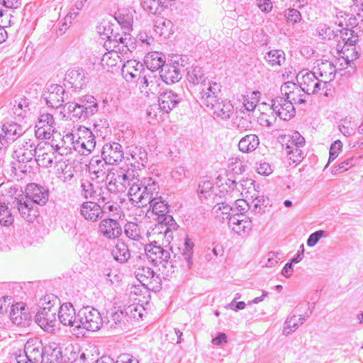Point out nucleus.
Wrapping results in <instances>:
<instances>
[{
    "mask_svg": "<svg viewBox=\"0 0 363 363\" xmlns=\"http://www.w3.org/2000/svg\"><path fill=\"white\" fill-rule=\"evenodd\" d=\"M252 228V222L248 220H242L237 225L233 226V230L241 235L243 233L249 232Z\"/></svg>",
    "mask_w": 363,
    "mask_h": 363,
    "instance_id": "0e129e2a",
    "label": "nucleus"
},
{
    "mask_svg": "<svg viewBox=\"0 0 363 363\" xmlns=\"http://www.w3.org/2000/svg\"><path fill=\"white\" fill-rule=\"evenodd\" d=\"M194 247V242L190 238L186 237L184 240V248L182 253V256L184 259V263L182 267L184 271H188L191 269L193 264Z\"/></svg>",
    "mask_w": 363,
    "mask_h": 363,
    "instance_id": "4c0bfd02",
    "label": "nucleus"
},
{
    "mask_svg": "<svg viewBox=\"0 0 363 363\" xmlns=\"http://www.w3.org/2000/svg\"><path fill=\"white\" fill-rule=\"evenodd\" d=\"M341 54V58L339 59V60L340 61V66L342 68L352 67L353 61L357 59L359 55L358 51L356 50V47L342 48Z\"/></svg>",
    "mask_w": 363,
    "mask_h": 363,
    "instance_id": "a19ab883",
    "label": "nucleus"
},
{
    "mask_svg": "<svg viewBox=\"0 0 363 363\" xmlns=\"http://www.w3.org/2000/svg\"><path fill=\"white\" fill-rule=\"evenodd\" d=\"M161 80L167 84L179 82L182 79V70L174 65L165 64L160 71Z\"/></svg>",
    "mask_w": 363,
    "mask_h": 363,
    "instance_id": "c85d7f7f",
    "label": "nucleus"
},
{
    "mask_svg": "<svg viewBox=\"0 0 363 363\" xmlns=\"http://www.w3.org/2000/svg\"><path fill=\"white\" fill-rule=\"evenodd\" d=\"M29 318L30 315L23 303H17L11 306L10 319L13 324L25 326Z\"/></svg>",
    "mask_w": 363,
    "mask_h": 363,
    "instance_id": "393cba45",
    "label": "nucleus"
},
{
    "mask_svg": "<svg viewBox=\"0 0 363 363\" xmlns=\"http://www.w3.org/2000/svg\"><path fill=\"white\" fill-rule=\"evenodd\" d=\"M220 91V85L216 82L208 81V86L203 87L200 94L201 103L203 106L213 110L214 105L220 104L218 93Z\"/></svg>",
    "mask_w": 363,
    "mask_h": 363,
    "instance_id": "ddd939ff",
    "label": "nucleus"
},
{
    "mask_svg": "<svg viewBox=\"0 0 363 363\" xmlns=\"http://www.w3.org/2000/svg\"><path fill=\"white\" fill-rule=\"evenodd\" d=\"M269 65H281L285 61V53L281 50H270L264 56Z\"/></svg>",
    "mask_w": 363,
    "mask_h": 363,
    "instance_id": "de8ad7c7",
    "label": "nucleus"
},
{
    "mask_svg": "<svg viewBox=\"0 0 363 363\" xmlns=\"http://www.w3.org/2000/svg\"><path fill=\"white\" fill-rule=\"evenodd\" d=\"M60 300L54 294H48L40 300V311L57 313Z\"/></svg>",
    "mask_w": 363,
    "mask_h": 363,
    "instance_id": "f704fd0d",
    "label": "nucleus"
},
{
    "mask_svg": "<svg viewBox=\"0 0 363 363\" xmlns=\"http://www.w3.org/2000/svg\"><path fill=\"white\" fill-rule=\"evenodd\" d=\"M212 111L216 116L222 119H228L233 113V106L229 101H222L220 104L214 105Z\"/></svg>",
    "mask_w": 363,
    "mask_h": 363,
    "instance_id": "a18cd8bd",
    "label": "nucleus"
},
{
    "mask_svg": "<svg viewBox=\"0 0 363 363\" xmlns=\"http://www.w3.org/2000/svg\"><path fill=\"white\" fill-rule=\"evenodd\" d=\"M101 157L109 164L119 163L124 157L122 145L116 142L104 144L101 150Z\"/></svg>",
    "mask_w": 363,
    "mask_h": 363,
    "instance_id": "2eb2a0df",
    "label": "nucleus"
},
{
    "mask_svg": "<svg viewBox=\"0 0 363 363\" xmlns=\"http://www.w3.org/2000/svg\"><path fill=\"white\" fill-rule=\"evenodd\" d=\"M317 74L306 71V72H299L296 77L299 86L308 95L317 93L321 89L322 85L323 86L327 85L328 82L319 79Z\"/></svg>",
    "mask_w": 363,
    "mask_h": 363,
    "instance_id": "0eeeda50",
    "label": "nucleus"
},
{
    "mask_svg": "<svg viewBox=\"0 0 363 363\" xmlns=\"http://www.w3.org/2000/svg\"><path fill=\"white\" fill-rule=\"evenodd\" d=\"M81 215L86 219L92 222L102 218L101 206L92 201L84 202L80 208Z\"/></svg>",
    "mask_w": 363,
    "mask_h": 363,
    "instance_id": "b1692460",
    "label": "nucleus"
},
{
    "mask_svg": "<svg viewBox=\"0 0 363 363\" xmlns=\"http://www.w3.org/2000/svg\"><path fill=\"white\" fill-rule=\"evenodd\" d=\"M143 70V65L135 60H128L123 64L121 74L127 82L141 77Z\"/></svg>",
    "mask_w": 363,
    "mask_h": 363,
    "instance_id": "4be33fe9",
    "label": "nucleus"
},
{
    "mask_svg": "<svg viewBox=\"0 0 363 363\" xmlns=\"http://www.w3.org/2000/svg\"><path fill=\"white\" fill-rule=\"evenodd\" d=\"M112 255L116 261L124 263L129 259L130 253L128 245L121 242L116 245L115 248L112 250Z\"/></svg>",
    "mask_w": 363,
    "mask_h": 363,
    "instance_id": "49530a36",
    "label": "nucleus"
},
{
    "mask_svg": "<svg viewBox=\"0 0 363 363\" xmlns=\"http://www.w3.org/2000/svg\"><path fill=\"white\" fill-rule=\"evenodd\" d=\"M145 254L148 259L155 265H162V267L167 269V276L173 274L177 267L172 259L170 260V252L164 250L160 245H157L156 242L150 243L145 247Z\"/></svg>",
    "mask_w": 363,
    "mask_h": 363,
    "instance_id": "7ed1b4c3",
    "label": "nucleus"
},
{
    "mask_svg": "<svg viewBox=\"0 0 363 363\" xmlns=\"http://www.w3.org/2000/svg\"><path fill=\"white\" fill-rule=\"evenodd\" d=\"M79 132L82 133L81 137L84 139V143L86 144V153H91L96 146L95 136L92 132L84 127L83 129H80Z\"/></svg>",
    "mask_w": 363,
    "mask_h": 363,
    "instance_id": "6e6d98bb",
    "label": "nucleus"
},
{
    "mask_svg": "<svg viewBox=\"0 0 363 363\" xmlns=\"http://www.w3.org/2000/svg\"><path fill=\"white\" fill-rule=\"evenodd\" d=\"M220 91V85L216 82L208 81V86L203 87L200 94L201 103L203 106L213 110L214 105L220 104L218 93Z\"/></svg>",
    "mask_w": 363,
    "mask_h": 363,
    "instance_id": "f8f14e48",
    "label": "nucleus"
},
{
    "mask_svg": "<svg viewBox=\"0 0 363 363\" xmlns=\"http://www.w3.org/2000/svg\"><path fill=\"white\" fill-rule=\"evenodd\" d=\"M336 69L335 66L330 62H326L322 64L321 67L319 68V75L320 77L325 76V81L332 80L335 77V72Z\"/></svg>",
    "mask_w": 363,
    "mask_h": 363,
    "instance_id": "4d7b16f0",
    "label": "nucleus"
},
{
    "mask_svg": "<svg viewBox=\"0 0 363 363\" xmlns=\"http://www.w3.org/2000/svg\"><path fill=\"white\" fill-rule=\"evenodd\" d=\"M108 164L103 158L100 159L99 157H92L88 167L91 179H99L101 182H104L105 179L106 180L108 177Z\"/></svg>",
    "mask_w": 363,
    "mask_h": 363,
    "instance_id": "6ab92c4d",
    "label": "nucleus"
},
{
    "mask_svg": "<svg viewBox=\"0 0 363 363\" xmlns=\"http://www.w3.org/2000/svg\"><path fill=\"white\" fill-rule=\"evenodd\" d=\"M145 64L147 69L157 71L165 65V61L162 53L158 52H149L145 57Z\"/></svg>",
    "mask_w": 363,
    "mask_h": 363,
    "instance_id": "e433bc0d",
    "label": "nucleus"
},
{
    "mask_svg": "<svg viewBox=\"0 0 363 363\" xmlns=\"http://www.w3.org/2000/svg\"><path fill=\"white\" fill-rule=\"evenodd\" d=\"M35 162L40 167H50L57 159V155L52 145L47 143H39Z\"/></svg>",
    "mask_w": 363,
    "mask_h": 363,
    "instance_id": "dca6fc26",
    "label": "nucleus"
},
{
    "mask_svg": "<svg viewBox=\"0 0 363 363\" xmlns=\"http://www.w3.org/2000/svg\"><path fill=\"white\" fill-rule=\"evenodd\" d=\"M187 81L194 85L201 84L203 87L208 86L207 79L205 77L203 69L199 67H191L187 71L186 74Z\"/></svg>",
    "mask_w": 363,
    "mask_h": 363,
    "instance_id": "72a5a7b5",
    "label": "nucleus"
},
{
    "mask_svg": "<svg viewBox=\"0 0 363 363\" xmlns=\"http://www.w3.org/2000/svg\"><path fill=\"white\" fill-rule=\"evenodd\" d=\"M157 225L153 229L159 234L163 235L167 239V242H169V239H172V230H176L178 227L173 217L167 213L165 216L157 218Z\"/></svg>",
    "mask_w": 363,
    "mask_h": 363,
    "instance_id": "412c9836",
    "label": "nucleus"
},
{
    "mask_svg": "<svg viewBox=\"0 0 363 363\" xmlns=\"http://www.w3.org/2000/svg\"><path fill=\"white\" fill-rule=\"evenodd\" d=\"M79 105H82L86 114L90 117L94 115L99 109L96 99L91 95H85L79 100Z\"/></svg>",
    "mask_w": 363,
    "mask_h": 363,
    "instance_id": "c03bdc74",
    "label": "nucleus"
},
{
    "mask_svg": "<svg viewBox=\"0 0 363 363\" xmlns=\"http://www.w3.org/2000/svg\"><path fill=\"white\" fill-rule=\"evenodd\" d=\"M2 130L8 141H14L23 133V128L16 123H6L3 125Z\"/></svg>",
    "mask_w": 363,
    "mask_h": 363,
    "instance_id": "37998d69",
    "label": "nucleus"
},
{
    "mask_svg": "<svg viewBox=\"0 0 363 363\" xmlns=\"http://www.w3.org/2000/svg\"><path fill=\"white\" fill-rule=\"evenodd\" d=\"M55 130V122L53 116L48 113L40 114L35 125L36 138L43 140L50 139Z\"/></svg>",
    "mask_w": 363,
    "mask_h": 363,
    "instance_id": "6e6552de",
    "label": "nucleus"
},
{
    "mask_svg": "<svg viewBox=\"0 0 363 363\" xmlns=\"http://www.w3.org/2000/svg\"><path fill=\"white\" fill-rule=\"evenodd\" d=\"M62 354L61 348L56 343H50L45 345V363H61Z\"/></svg>",
    "mask_w": 363,
    "mask_h": 363,
    "instance_id": "473e14b6",
    "label": "nucleus"
},
{
    "mask_svg": "<svg viewBox=\"0 0 363 363\" xmlns=\"http://www.w3.org/2000/svg\"><path fill=\"white\" fill-rule=\"evenodd\" d=\"M123 318V312L116 309V308H113L106 312V316H104V319H106L104 324L109 325L111 328H113L120 323Z\"/></svg>",
    "mask_w": 363,
    "mask_h": 363,
    "instance_id": "09e8293b",
    "label": "nucleus"
},
{
    "mask_svg": "<svg viewBox=\"0 0 363 363\" xmlns=\"http://www.w3.org/2000/svg\"><path fill=\"white\" fill-rule=\"evenodd\" d=\"M213 188V184L211 181H203L199 183L198 188V193L201 197L202 195L207 199L208 196H210V191Z\"/></svg>",
    "mask_w": 363,
    "mask_h": 363,
    "instance_id": "69168bd1",
    "label": "nucleus"
},
{
    "mask_svg": "<svg viewBox=\"0 0 363 363\" xmlns=\"http://www.w3.org/2000/svg\"><path fill=\"white\" fill-rule=\"evenodd\" d=\"M107 186L110 192H125L130 185L131 173L128 169L121 167L108 173Z\"/></svg>",
    "mask_w": 363,
    "mask_h": 363,
    "instance_id": "423d86ee",
    "label": "nucleus"
},
{
    "mask_svg": "<svg viewBox=\"0 0 363 363\" xmlns=\"http://www.w3.org/2000/svg\"><path fill=\"white\" fill-rule=\"evenodd\" d=\"M213 210L216 217L219 218L222 222L226 220L233 213V211H235L234 208L224 203H218L213 207Z\"/></svg>",
    "mask_w": 363,
    "mask_h": 363,
    "instance_id": "3c124183",
    "label": "nucleus"
},
{
    "mask_svg": "<svg viewBox=\"0 0 363 363\" xmlns=\"http://www.w3.org/2000/svg\"><path fill=\"white\" fill-rule=\"evenodd\" d=\"M57 313L58 320L62 324L73 328V333H76L77 335L81 333L77 332L79 330V325L75 323L77 322V315L71 303L60 305Z\"/></svg>",
    "mask_w": 363,
    "mask_h": 363,
    "instance_id": "9d476101",
    "label": "nucleus"
},
{
    "mask_svg": "<svg viewBox=\"0 0 363 363\" xmlns=\"http://www.w3.org/2000/svg\"><path fill=\"white\" fill-rule=\"evenodd\" d=\"M280 91L285 99H294V97H293L294 94H297L300 90L298 89V86L295 83L286 82L281 85Z\"/></svg>",
    "mask_w": 363,
    "mask_h": 363,
    "instance_id": "5fc2aeb1",
    "label": "nucleus"
},
{
    "mask_svg": "<svg viewBox=\"0 0 363 363\" xmlns=\"http://www.w3.org/2000/svg\"><path fill=\"white\" fill-rule=\"evenodd\" d=\"M13 205L18 209L21 217L29 222H32L36 216V211L33 209V203L26 196L16 198Z\"/></svg>",
    "mask_w": 363,
    "mask_h": 363,
    "instance_id": "5701e85b",
    "label": "nucleus"
},
{
    "mask_svg": "<svg viewBox=\"0 0 363 363\" xmlns=\"http://www.w3.org/2000/svg\"><path fill=\"white\" fill-rule=\"evenodd\" d=\"M13 216L5 203H0V224L9 226L13 222Z\"/></svg>",
    "mask_w": 363,
    "mask_h": 363,
    "instance_id": "864d4df0",
    "label": "nucleus"
},
{
    "mask_svg": "<svg viewBox=\"0 0 363 363\" xmlns=\"http://www.w3.org/2000/svg\"><path fill=\"white\" fill-rule=\"evenodd\" d=\"M124 233L128 238L133 241L139 242L143 239V231L140 226L134 222H128L124 225Z\"/></svg>",
    "mask_w": 363,
    "mask_h": 363,
    "instance_id": "79ce46f5",
    "label": "nucleus"
},
{
    "mask_svg": "<svg viewBox=\"0 0 363 363\" xmlns=\"http://www.w3.org/2000/svg\"><path fill=\"white\" fill-rule=\"evenodd\" d=\"M99 231L106 238L114 240L122 235L123 229L116 219L108 218L101 220Z\"/></svg>",
    "mask_w": 363,
    "mask_h": 363,
    "instance_id": "a211bd4d",
    "label": "nucleus"
},
{
    "mask_svg": "<svg viewBox=\"0 0 363 363\" xmlns=\"http://www.w3.org/2000/svg\"><path fill=\"white\" fill-rule=\"evenodd\" d=\"M259 145V139L257 135L250 134L242 137L238 143L239 150L244 153L252 152Z\"/></svg>",
    "mask_w": 363,
    "mask_h": 363,
    "instance_id": "c9c22d12",
    "label": "nucleus"
},
{
    "mask_svg": "<svg viewBox=\"0 0 363 363\" xmlns=\"http://www.w3.org/2000/svg\"><path fill=\"white\" fill-rule=\"evenodd\" d=\"M128 148V153L133 161L131 165L139 169L145 167L147 163V155L145 149L138 146H130Z\"/></svg>",
    "mask_w": 363,
    "mask_h": 363,
    "instance_id": "c756f323",
    "label": "nucleus"
},
{
    "mask_svg": "<svg viewBox=\"0 0 363 363\" xmlns=\"http://www.w3.org/2000/svg\"><path fill=\"white\" fill-rule=\"evenodd\" d=\"M108 29H106V26H103L104 33L101 32V26L98 28L99 33L103 35L102 38H107V40L104 43V47L106 50L114 49L118 50V48H121L123 43H127V40L130 41V35L126 33L123 34L113 33V29H111V34L109 35L108 32L111 30V26L108 24Z\"/></svg>",
    "mask_w": 363,
    "mask_h": 363,
    "instance_id": "9b49d317",
    "label": "nucleus"
},
{
    "mask_svg": "<svg viewBox=\"0 0 363 363\" xmlns=\"http://www.w3.org/2000/svg\"><path fill=\"white\" fill-rule=\"evenodd\" d=\"M234 124L237 128L241 131L250 130L252 127L251 118L249 115L237 116L234 121Z\"/></svg>",
    "mask_w": 363,
    "mask_h": 363,
    "instance_id": "bf43d9fd",
    "label": "nucleus"
},
{
    "mask_svg": "<svg viewBox=\"0 0 363 363\" xmlns=\"http://www.w3.org/2000/svg\"><path fill=\"white\" fill-rule=\"evenodd\" d=\"M155 30L160 36L169 37L173 33V23L169 19L163 17H158L155 21Z\"/></svg>",
    "mask_w": 363,
    "mask_h": 363,
    "instance_id": "58836bf2",
    "label": "nucleus"
},
{
    "mask_svg": "<svg viewBox=\"0 0 363 363\" xmlns=\"http://www.w3.org/2000/svg\"><path fill=\"white\" fill-rule=\"evenodd\" d=\"M328 234L324 230H317L310 235L307 240V245L309 247L315 246L322 237H326Z\"/></svg>",
    "mask_w": 363,
    "mask_h": 363,
    "instance_id": "774afa93",
    "label": "nucleus"
},
{
    "mask_svg": "<svg viewBox=\"0 0 363 363\" xmlns=\"http://www.w3.org/2000/svg\"><path fill=\"white\" fill-rule=\"evenodd\" d=\"M13 158L18 162V169L23 173L30 172L32 166L28 163L33 162L38 151V143L31 139L23 138L18 141L15 145Z\"/></svg>",
    "mask_w": 363,
    "mask_h": 363,
    "instance_id": "f03ea898",
    "label": "nucleus"
},
{
    "mask_svg": "<svg viewBox=\"0 0 363 363\" xmlns=\"http://www.w3.org/2000/svg\"><path fill=\"white\" fill-rule=\"evenodd\" d=\"M141 91L145 93L155 94L159 91L161 77L157 76L155 71L145 69L141 75Z\"/></svg>",
    "mask_w": 363,
    "mask_h": 363,
    "instance_id": "aec40b11",
    "label": "nucleus"
},
{
    "mask_svg": "<svg viewBox=\"0 0 363 363\" xmlns=\"http://www.w3.org/2000/svg\"><path fill=\"white\" fill-rule=\"evenodd\" d=\"M159 186L152 178H145L131 184L128 194L133 204L138 208L145 207L159 195Z\"/></svg>",
    "mask_w": 363,
    "mask_h": 363,
    "instance_id": "f257e3e1",
    "label": "nucleus"
},
{
    "mask_svg": "<svg viewBox=\"0 0 363 363\" xmlns=\"http://www.w3.org/2000/svg\"><path fill=\"white\" fill-rule=\"evenodd\" d=\"M56 315L55 313L38 311L35 315V322L45 331H54L57 322Z\"/></svg>",
    "mask_w": 363,
    "mask_h": 363,
    "instance_id": "cd10ccee",
    "label": "nucleus"
},
{
    "mask_svg": "<svg viewBox=\"0 0 363 363\" xmlns=\"http://www.w3.org/2000/svg\"><path fill=\"white\" fill-rule=\"evenodd\" d=\"M118 206H117L114 202L111 201V203H106L101 206L102 210V216L104 214H107L108 216H115V215L118 216V213H115L118 211Z\"/></svg>",
    "mask_w": 363,
    "mask_h": 363,
    "instance_id": "338daca9",
    "label": "nucleus"
},
{
    "mask_svg": "<svg viewBox=\"0 0 363 363\" xmlns=\"http://www.w3.org/2000/svg\"><path fill=\"white\" fill-rule=\"evenodd\" d=\"M44 94L46 104L52 108H60L65 101V89L59 84H51L47 88Z\"/></svg>",
    "mask_w": 363,
    "mask_h": 363,
    "instance_id": "f3484780",
    "label": "nucleus"
},
{
    "mask_svg": "<svg viewBox=\"0 0 363 363\" xmlns=\"http://www.w3.org/2000/svg\"><path fill=\"white\" fill-rule=\"evenodd\" d=\"M182 100L180 95L172 91L162 93L159 97V106L165 113L172 111Z\"/></svg>",
    "mask_w": 363,
    "mask_h": 363,
    "instance_id": "a878e982",
    "label": "nucleus"
},
{
    "mask_svg": "<svg viewBox=\"0 0 363 363\" xmlns=\"http://www.w3.org/2000/svg\"><path fill=\"white\" fill-rule=\"evenodd\" d=\"M285 17L288 23L292 25L299 22L301 19V13L295 9H289L285 11Z\"/></svg>",
    "mask_w": 363,
    "mask_h": 363,
    "instance_id": "e2e57ef3",
    "label": "nucleus"
},
{
    "mask_svg": "<svg viewBox=\"0 0 363 363\" xmlns=\"http://www.w3.org/2000/svg\"><path fill=\"white\" fill-rule=\"evenodd\" d=\"M85 76L80 70H68L65 74V81L74 90L81 89L85 85Z\"/></svg>",
    "mask_w": 363,
    "mask_h": 363,
    "instance_id": "2f4dec72",
    "label": "nucleus"
},
{
    "mask_svg": "<svg viewBox=\"0 0 363 363\" xmlns=\"http://www.w3.org/2000/svg\"><path fill=\"white\" fill-rule=\"evenodd\" d=\"M108 52L104 54L101 57V66L108 71L113 72L114 69L119 68L118 65L122 62V53L114 49L107 50Z\"/></svg>",
    "mask_w": 363,
    "mask_h": 363,
    "instance_id": "bb28decb",
    "label": "nucleus"
},
{
    "mask_svg": "<svg viewBox=\"0 0 363 363\" xmlns=\"http://www.w3.org/2000/svg\"><path fill=\"white\" fill-rule=\"evenodd\" d=\"M149 209H152L154 214L159 217L165 216L169 213V206L167 203L160 195L152 199L148 203Z\"/></svg>",
    "mask_w": 363,
    "mask_h": 363,
    "instance_id": "ea45409f",
    "label": "nucleus"
},
{
    "mask_svg": "<svg viewBox=\"0 0 363 363\" xmlns=\"http://www.w3.org/2000/svg\"><path fill=\"white\" fill-rule=\"evenodd\" d=\"M45 345L37 337L29 339L24 346V355L16 357L18 363H43Z\"/></svg>",
    "mask_w": 363,
    "mask_h": 363,
    "instance_id": "39448f33",
    "label": "nucleus"
},
{
    "mask_svg": "<svg viewBox=\"0 0 363 363\" xmlns=\"http://www.w3.org/2000/svg\"><path fill=\"white\" fill-rule=\"evenodd\" d=\"M25 196L33 204L44 206L49 199V191L35 183L28 184L25 189Z\"/></svg>",
    "mask_w": 363,
    "mask_h": 363,
    "instance_id": "4468645a",
    "label": "nucleus"
},
{
    "mask_svg": "<svg viewBox=\"0 0 363 363\" xmlns=\"http://www.w3.org/2000/svg\"><path fill=\"white\" fill-rule=\"evenodd\" d=\"M271 108L277 116L284 121L291 119L296 113L294 104L283 96H277L273 99Z\"/></svg>",
    "mask_w": 363,
    "mask_h": 363,
    "instance_id": "1a4fd4ad",
    "label": "nucleus"
},
{
    "mask_svg": "<svg viewBox=\"0 0 363 363\" xmlns=\"http://www.w3.org/2000/svg\"><path fill=\"white\" fill-rule=\"evenodd\" d=\"M298 325V320L296 319V315L291 317L290 318H287L284 323V327L283 329V335H289L295 329L297 328Z\"/></svg>",
    "mask_w": 363,
    "mask_h": 363,
    "instance_id": "680f3d73",
    "label": "nucleus"
},
{
    "mask_svg": "<svg viewBox=\"0 0 363 363\" xmlns=\"http://www.w3.org/2000/svg\"><path fill=\"white\" fill-rule=\"evenodd\" d=\"M104 316L96 308L91 306H86L81 308L77 313V324L81 328L90 331L99 330L106 323Z\"/></svg>",
    "mask_w": 363,
    "mask_h": 363,
    "instance_id": "20e7f679",
    "label": "nucleus"
},
{
    "mask_svg": "<svg viewBox=\"0 0 363 363\" xmlns=\"http://www.w3.org/2000/svg\"><path fill=\"white\" fill-rule=\"evenodd\" d=\"M135 277L143 285L147 287L152 282H158L160 278L155 275L153 270L148 267H140L135 272Z\"/></svg>",
    "mask_w": 363,
    "mask_h": 363,
    "instance_id": "7c9ffc66",
    "label": "nucleus"
},
{
    "mask_svg": "<svg viewBox=\"0 0 363 363\" xmlns=\"http://www.w3.org/2000/svg\"><path fill=\"white\" fill-rule=\"evenodd\" d=\"M300 147H301L292 146L290 145H287L286 146L287 155L293 162H299L303 158V152Z\"/></svg>",
    "mask_w": 363,
    "mask_h": 363,
    "instance_id": "052dcab7",
    "label": "nucleus"
},
{
    "mask_svg": "<svg viewBox=\"0 0 363 363\" xmlns=\"http://www.w3.org/2000/svg\"><path fill=\"white\" fill-rule=\"evenodd\" d=\"M13 114L19 118H25L26 113L28 108V102L26 99H21L18 104L15 101V104H13V107L12 108Z\"/></svg>",
    "mask_w": 363,
    "mask_h": 363,
    "instance_id": "13d9d810",
    "label": "nucleus"
},
{
    "mask_svg": "<svg viewBox=\"0 0 363 363\" xmlns=\"http://www.w3.org/2000/svg\"><path fill=\"white\" fill-rule=\"evenodd\" d=\"M141 6L145 11L152 14L159 12L161 7L167 6L165 5V1L162 0H141Z\"/></svg>",
    "mask_w": 363,
    "mask_h": 363,
    "instance_id": "8fccbe9b",
    "label": "nucleus"
},
{
    "mask_svg": "<svg viewBox=\"0 0 363 363\" xmlns=\"http://www.w3.org/2000/svg\"><path fill=\"white\" fill-rule=\"evenodd\" d=\"M80 194L85 199H95L96 191L94 184L89 180H82L80 184Z\"/></svg>",
    "mask_w": 363,
    "mask_h": 363,
    "instance_id": "603ef678",
    "label": "nucleus"
}]
</instances>
